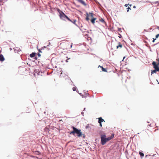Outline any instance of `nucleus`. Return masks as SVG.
Listing matches in <instances>:
<instances>
[{"instance_id": "nucleus-1", "label": "nucleus", "mask_w": 159, "mask_h": 159, "mask_svg": "<svg viewBox=\"0 0 159 159\" xmlns=\"http://www.w3.org/2000/svg\"><path fill=\"white\" fill-rule=\"evenodd\" d=\"M114 135H112L111 136L106 138V135L105 134L101 135V144L103 145L105 144L107 141H109L112 139Z\"/></svg>"}, {"instance_id": "nucleus-2", "label": "nucleus", "mask_w": 159, "mask_h": 159, "mask_svg": "<svg viewBox=\"0 0 159 159\" xmlns=\"http://www.w3.org/2000/svg\"><path fill=\"white\" fill-rule=\"evenodd\" d=\"M72 128L73 129V130L70 133V134H72L73 135H74L75 134H76L77 135V136L78 137L82 136V134L80 130L78 129L74 126L72 127Z\"/></svg>"}, {"instance_id": "nucleus-3", "label": "nucleus", "mask_w": 159, "mask_h": 159, "mask_svg": "<svg viewBox=\"0 0 159 159\" xmlns=\"http://www.w3.org/2000/svg\"><path fill=\"white\" fill-rule=\"evenodd\" d=\"M57 11L59 13V16L60 18L64 20L65 18L66 15L60 9H57Z\"/></svg>"}, {"instance_id": "nucleus-4", "label": "nucleus", "mask_w": 159, "mask_h": 159, "mask_svg": "<svg viewBox=\"0 0 159 159\" xmlns=\"http://www.w3.org/2000/svg\"><path fill=\"white\" fill-rule=\"evenodd\" d=\"M152 65L153 66V68L156 70H157V71H159V67L158 66L159 63L157 64L155 61H153L152 63Z\"/></svg>"}, {"instance_id": "nucleus-5", "label": "nucleus", "mask_w": 159, "mask_h": 159, "mask_svg": "<svg viewBox=\"0 0 159 159\" xmlns=\"http://www.w3.org/2000/svg\"><path fill=\"white\" fill-rule=\"evenodd\" d=\"M98 123L100 124V126L101 127H102V122H105L104 120L102 118V117H100L98 118Z\"/></svg>"}, {"instance_id": "nucleus-6", "label": "nucleus", "mask_w": 159, "mask_h": 159, "mask_svg": "<svg viewBox=\"0 0 159 159\" xmlns=\"http://www.w3.org/2000/svg\"><path fill=\"white\" fill-rule=\"evenodd\" d=\"M77 0L78 2H80L82 5H83L84 6H86V4L85 3L83 0Z\"/></svg>"}, {"instance_id": "nucleus-7", "label": "nucleus", "mask_w": 159, "mask_h": 159, "mask_svg": "<svg viewBox=\"0 0 159 159\" xmlns=\"http://www.w3.org/2000/svg\"><path fill=\"white\" fill-rule=\"evenodd\" d=\"M118 45L116 46L117 49H118L119 48H122L123 46L120 42H118Z\"/></svg>"}, {"instance_id": "nucleus-8", "label": "nucleus", "mask_w": 159, "mask_h": 159, "mask_svg": "<svg viewBox=\"0 0 159 159\" xmlns=\"http://www.w3.org/2000/svg\"><path fill=\"white\" fill-rule=\"evenodd\" d=\"M100 67L102 69V71L106 72H107V70L105 68H104L102 66H98V67Z\"/></svg>"}, {"instance_id": "nucleus-9", "label": "nucleus", "mask_w": 159, "mask_h": 159, "mask_svg": "<svg viewBox=\"0 0 159 159\" xmlns=\"http://www.w3.org/2000/svg\"><path fill=\"white\" fill-rule=\"evenodd\" d=\"M5 59L2 55H0V61H3Z\"/></svg>"}, {"instance_id": "nucleus-10", "label": "nucleus", "mask_w": 159, "mask_h": 159, "mask_svg": "<svg viewBox=\"0 0 159 159\" xmlns=\"http://www.w3.org/2000/svg\"><path fill=\"white\" fill-rule=\"evenodd\" d=\"M35 53L34 52H32L31 54H30V57L32 58L34 57L35 56Z\"/></svg>"}, {"instance_id": "nucleus-11", "label": "nucleus", "mask_w": 159, "mask_h": 159, "mask_svg": "<svg viewBox=\"0 0 159 159\" xmlns=\"http://www.w3.org/2000/svg\"><path fill=\"white\" fill-rule=\"evenodd\" d=\"M96 20V18H93L91 20V22L93 24H94L95 23V21Z\"/></svg>"}, {"instance_id": "nucleus-12", "label": "nucleus", "mask_w": 159, "mask_h": 159, "mask_svg": "<svg viewBox=\"0 0 159 159\" xmlns=\"http://www.w3.org/2000/svg\"><path fill=\"white\" fill-rule=\"evenodd\" d=\"M99 21L103 23H104V24H106L105 22V21L102 18H101V19H100L99 20Z\"/></svg>"}, {"instance_id": "nucleus-13", "label": "nucleus", "mask_w": 159, "mask_h": 159, "mask_svg": "<svg viewBox=\"0 0 159 159\" xmlns=\"http://www.w3.org/2000/svg\"><path fill=\"white\" fill-rule=\"evenodd\" d=\"M89 16H90L91 18L93 17V14L92 13H89Z\"/></svg>"}, {"instance_id": "nucleus-14", "label": "nucleus", "mask_w": 159, "mask_h": 159, "mask_svg": "<svg viewBox=\"0 0 159 159\" xmlns=\"http://www.w3.org/2000/svg\"><path fill=\"white\" fill-rule=\"evenodd\" d=\"M157 71V70H156V69H155L153 70L151 72L152 75L154 73H156Z\"/></svg>"}, {"instance_id": "nucleus-15", "label": "nucleus", "mask_w": 159, "mask_h": 159, "mask_svg": "<svg viewBox=\"0 0 159 159\" xmlns=\"http://www.w3.org/2000/svg\"><path fill=\"white\" fill-rule=\"evenodd\" d=\"M139 154L141 157H143L144 156V154L142 152H139Z\"/></svg>"}, {"instance_id": "nucleus-16", "label": "nucleus", "mask_w": 159, "mask_h": 159, "mask_svg": "<svg viewBox=\"0 0 159 159\" xmlns=\"http://www.w3.org/2000/svg\"><path fill=\"white\" fill-rule=\"evenodd\" d=\"M87 16H86V20H89V14L88 13H87Z\"/></svg>"}, {"instance_id": "nucleus-17", "label": "nucleus", "mask_w": 159, "mask_h": 159, "mask_svg": "<svg viewBox=\"0 0 159 159\" xmlns=\"http://www.w3.org/2000/svg\"><path fill=\"white\" fill-rule=\"evenodd\" d=\"M65 18H66L69 21L71 22H72V21L70 19V18L67 16H66L65 17Z\"/></svg>"}, {"instance_id": "nucleus-18", "label": "nucleus", "mask_w": 159, "mask_h": 159, "mask_svg": "<svg viewBox=\"0 0 159 159\" xmlns=\"http://www.w3.org/2000/svg\"><path fill=\"white\" fill-rule=\"evenodd\" d=\"M65 18H66L69 21L71 22H72V21L70 19V18L67 16H66L65 17Z\"/></svg>"}, {"instance_id": "nucleus-19", "label": "nucleus", "mask_w": 159, "mask_h": 159, "mask_svg": "<svg viewBox=\"0 0 159 159\" xmlns=\"http://www.w3.org/2000/svg\"><path fill=\"white\" fill-rule=\"evenodd\" d=\"M43 50V48H42L41 49H39V52H42V50Z\"/></svg>"}, {"instance_id": "nucleus-20", "label": "nucleus", "mask_w": 159, "mask_h": 159, "mask_svg": "<svg viewBox=\"0 0 159 159\" xmlns=\"http://www.w3.org/2000/svg\"><path fill=\"white\" fill-rule=\"evenodd\" d=\"M73 89V90L74 91H76V87H73V89Z\"/></svg>"}, {"instance_id": "nucleus-21", "label": "nucleus", "mask_w": 159, "mask_h": 159, "mask_svg": "<svg viewBox=\"0 0 159 159\" xmlns=\"http://www.w3.org/2000/svg\"><path fill=\"white\" fill-rule=\"evenodd\" d=\"M159 36V34H157V35H156V38H157Z\"/></svg>"}, {"instance_id": "nucleus-22", "label": "nucleus", "mask_w": 159, "mask_h": 159, "mask_svg": "<svg viewBox=\"0 0 159 159\" xmlns=\"http://www.w3.org/2000/svg\"><path fill=\"white\" fill-rule=\"evenodd\" d=\"M129 9H131L130 8V7H128V8H127V12L129 11Z\"/></svg>"}, {"instance_id": "nucleus-23", "label": "nucleus", "mask_w": 159, "mask_h": 159, "mask_svg": "<svg viewBox=\"0 0 159 159\" xmlns=\"http://www.w3.org/2000/svg\"><path fill=\"white\" fill-rule=\"evenodd\" d=\"M70 59V58H69L67 59L66 60V62H68V60Z\"/></svg>"}, {"instance_id": "nucleus-24", "label": "nucleus", "mask_w": 159, "mask_h": 159, "mask_svg": "<svg viewBox=\"0 0 159 159\" xmlns=\"http://www.w3.org/2000/svg\"><path fill=\"white\" fill-rule=\"evenodd\" d=\"M128 5H129V4H125V7H127Z\"/></svg>"}, {"instance_id": "nucleus-25", "label": "nucleus", "mask_w": 159, "mask_h": 159, "mask_svg": "<svg viewBox=\"0 0 159 159\" xmlns=\"http://www.w3.org/2000/svg\"><path fill=\"white\" fill-rule=\"evenodd\" d=\"M156 39H153V40L152 41L153 42H154L155 41V40H156Z\"/></svg>"}, {"instance_id": "nucleus-26", "label": "nucleus", "mask_w": 159, "mask_h": 159, "mask_svg": "<svg viewBox=\"0 0 159 159\" xmlns=\"http://www.w3.org/2000/svg\"><path fill=\"white\" fill-rule=\"evenodd\" d=\"M159 43H156V44H154V46H155V45H157L158 44H159Z\"/></svg>"}, {"instance_id": "nucleus-27", "label": "nucleus", "mask_w": 159, "mask_h": 159, "mask_svg": "<svg viewBox=\"0 0 159 159\" xmlns=\"http://www.w3.org/2000/svg\"><path fill=\"white\" fill-rule=\"evenodd\" d=\"M75 22H76V20H74V22H73L72 21V22L73 23H74V24H75Z\"/></svg>"}, {"instance_id": "nucleus-28", "label": "nucleus", "mask_w": 159, "mask_h": 159, "mask_svg": "<svg viewBox=\"0 0 159 159\" xmlns=\"http://www.w3.org/2000/svg\"><path fill=\"white\" fill-rule=\"evenodd\" d=\"M72 43H71V46H70V48H71L72 47Z\"/></svg>"}, {"instance_id": "nucleus-29", "label": "nucleus", "mask_w": 159, "mask_h": 159, "mask_svg": "<svg viewBox=\"0 0 159 159\" xmlns=\"http://www.w3.org/2000/svg\"><path fill=\"white\" fill-rule=\"evenodd\" d=\"M38 55L39 56H41V55L39 53Z\"/></svg>"}, {"instance_id": "nucleus-30", "label": "nucleus", "mask_w": 159, "mask_h": 159, "mask_svg": "<svg viewBox=\"0 0 159 159\" xmlns=\"http://www.w3.org/2000/svg\"><path fill=\"white\" fill-rule=\"evenodd\" d=\"M133 8H136V7H135V6H134L133 7Z\"/></svg>"}, {"instance_id": "nucleus-31", "label": "nucleus", "mask_w": 159, "mask_h": 159, "mask_svg": "<svg viewBox=\"0 0 159 159\" xmlns=\"http://www.w3.org/2000/svg\"><path fill=\"white\" fill-rule=\"evenodd\" d=\"M157 29H159V27H157Z\"/></svg>"}, {"instance_id": "nucleus-32", "label": "nucleus", "mask_w": 159, "mask_h": 159, "mask_svg": "<svg viewBox=\"0 0 159 159\" xmlns=\"http://www.w3.org/2000/svg\"><path fill=\"white\" fill-rule=\"evenodd\" d=\"M125 58V57H124V58H123V60L124 59V58Z\"/></svg>"}, {"instance_id": "nucleus-33", "label": "nucleus", "mask_w": 159, "mask_h": 159, "mask_svg": "<svg viewBox=\"0 0 159 159\" xmlns=\"http://www.w3.org/2000/svg\"><path fill=\"white\" fill-rule=\"evenodd\" d=\"M158 61H159V62L158 63H159V59L158 60Z\"/></svg>"}, {"instance_id": "nucleus-34", "label": "nucleus", "mask_w": 159, "mask_h": 159, "mask_svg": "<svg viewBox=\"0 0 159 159\" xmlns=\"http://www.w3.org/2000/svg\"><path fill=\"white\" fill-rule=\"evenodd\" d=\"M130 7L132 5H129Z\"/></svg>"}, {"instance_id": "nucleus-35", "label": "nucleus", "mask_w": 159, "mask_h": 159, "mask_svg": "<svg viewBox=\"0 0 159 159\" xmlns=\"http://www.w3.org/2000/svg\"><path fill=\"white\" fill-rule=\"evenodd\" d=\"M158 84H159V83H158Z\"/></svg>"}]
</instances>
